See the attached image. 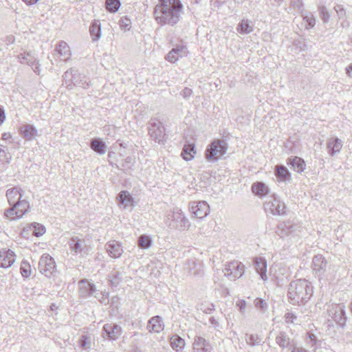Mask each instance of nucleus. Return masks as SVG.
<instances>
[{
  "instance_id": "7ed1b4c3",
  "label": "nucleus",
  "mask_w": 352,
  "mask_h": 352,
  "mask_svg": "<svg viewBox=\"0 0 352 352\" xmlns=\"http://www.w3.org/2000/svg\"><path fill=\"white\" fill-rule=\"evenodd\" d=\"M63 85H65L67 89H72L73 87H78L87 89L90 86V80L83 75H81L77 70L70 69L66 71L63 76Z\"/></svg>"
},
{
  "instance_id": "2f4dec72",
  "label": "nucleus",
  "mask_w": 352,
  "mask_h": 352,
  "mask_svg": "<svg viewBox=\"0 0 352 352\" xmlns=\"http://www.w3.org/2000/svg\"><path fill=\"white\" fill-rule=\"evenodd\" d=\"M117 199L119 206L123 208H126L132 206V195L126 190L121 191L118 194Z\"/></svg>"
},
{
  "instance_id": "0eeeda50",
  "label": "nucleus",
  "mask_w": 352,
  "mask_h": 352,
  "mask_svg": "<svg viewBox=\"0 0 352 352\" xmlns=\"http://www.w3.org/2000/svg\"><path fill=\"white\" fill-rule=\"evenodd\" d=\"M148 131L151 138L155 142L163 144L166 141L165 129L158 119L155 118L150 120Z\"/></svg>"
},
{
  "instance_id": "473e14b6",
  "label": "nucleus",
  "mask_w": 352,
  "mask_h": 352,
  "mask_svg": "<svg viewBox=\"0 0 352 352\" xmlns=\"http://www.w3.org/2000/svg\"><path fill=\"white\" fill-rule=\"evenodd\" d=\"M20 131L24 138L28 140L34 139L37 135V130L36 128L29 124H26L21 126Z\"/></svg>"
},
{
  "instance_id": "1a4fd4ad",
  "label": "nucleus",
  "mask_w": 352,
  "mask_h": 352,
  "mask_svg": "<svg viewBox=\"0 0 352 352\" xmlns=\"http://www.w3.org/2000/svg\"><path fill=\"white\" fill-rule=\"evenodd\" d=\"M264 209L267 213L273 215H283L285 214V205L280 198L274 195L270 196L264 203Z\"/></svg>"
},
{
  "instance_id": "ddd939ff",
  "label": "nucleus",
  "mask_w": 352,
  "mask_h": 352,
  "mask_svg": "<svg viewBox=\"0 0 352 352\" xmlns=\"http://www.w3.org/2000/svg\"><path fill=\"white\" fill-rule=\"evenodd\" d=\"M40 272L47 277H51L56 271L54 258L49 254H43L38 263Z\"/></svg>"
},
{
  "instance_id": "603ef678",
  "label": "nucleus",
  "mask_w": 352,
  "mask_h": 352,
  "mask_svg": "<svg viewBox=\"0 0 352 352\" xmlns=\"http://www.w3.org/2000/svg\"><path fill=\"white\" fill-rule=\"evenodd\" d=\"M11 155L9 153H6L3 148V146L0 145V160L6 164H9L11 160Z\"/></svg>"
},
{
  "instance_id": "2eb2a0df",
  "label": "nucleus",
  "mask_w": 352,
  "mask_h": 352,
  "mask_svg": "<svg viewBox=\"0 0 352 352\" xmlns=\"http://www.w3.org/2000/svg\"><path fill=\"white\" fill-rule=\"evenodd\" d=\"M184 271L195 276H201L204 274L202 264L195 258L188 260L186 263Z\"/></svg>"
},
{
  "instance_id": "c85d7f7f",
  "label": "nucleus",
  "mask_w": 352,
  "mask_h": 352,
  "mask_svg": "<svg viewBox=\"0 0 352 352\" xmlns=\"http://www.w3.org/2000/svg\"><path fill=\"white\" fill-rule=\"evenodd\" d=\"M164 323L160 316L151 318L148 322L147 329L150 332L160 333L164 329Z\"/></svg>"
},
{
  "instance_id": "58836bf2",
  "label": "nucleus",
  "mask_w": 352,
  "mask_h": 352,
  "mask_svg": "<svg viewBox=\"0 0 352 352\" xmlns=\"http://www.w3.org/2000/svg\"><path fill=\"white\" fill-rule=\"evenodd\" d=\"M137 244L139 248L147 250L153 244V239L149 235L141 234L137 241Z\"/></svg>"
},
{
  "instance_id": "49530a36",
  "label": "nucleus",
  "mask_w": 352,
  "mask_h": 352,
  "mask_svg": "<svg viewBox=\"0 0 352 352\" xmlns=\"http://www.w3.org/2000/svg\"><path fill=\"white\" fill-rule=\"evenodd\" d=\"M318 12L321 19L324 23L329 22L330 19V14L324 6H320L318 7Z\"/></svg>"
},
{
  "instance_id": "680f3d73",
  "label": "nucleus",
  "mask_w": 352,
  "mask_h": 352,
  "mask_svg": "<svg viewBox=\"0 0 352 352\" xmlns=\"http://www.w3.org/2000/svg\"><path fill=\"white\" fill-rule=\"evenodd\" d=\"M158 4H170L177 2H181L180 0H159Z\"/></svg>"
},
{
  "instance_id": "79ce46f5",
  "label": "nucleus",
  "mask_w": 352,
  "mask_h": 352,
  "mask_svg": "<svg viewBox=\"0 0 352 352\" xmlns=\"http://www.w3.org/2000/svg\"><path fill=\"white\" fill-rule=\"evenodd\" d=\"M120 7V0H106L105 8L107 11L115 13Z\"/></svg>"
},
{
  "instance_id": "f704fd0d",
  "label": "nucleus",
  "mask_w": 352,
  "mask_h": 352,
  "mask_svg": "<svg viewBox=\"0 0 352 352\" xmlns=\"http://www.w3.org/2000/svg\"><path fill=\"white\" fill-rule=\"evenodd\" d=\"M91 148L100 155L106 153V145L104 142L99 138H94L90 142Z\"/></svg>"
},
{
  "instance_id": "3c124183",
  "label": "nucleus",
  "mask_w": 352,
  "mask_h": 352,
  "mask_svg": "<svg viewBox=\"0 0 352 352\" xmlns=\"http://www.w3.org/2000/svg\"><path fill=\"white\" fill-rule=\"evenodd\" d=\"M254 305L261 311H265L267 309V302L262 298H257L254 300Z\"/></svg>"
},
{
  "instance_id": "a211bd4d",
  "label": "nucleus",
  "mask_w": 352,
  "mask_h": 352,
  "mask_svg": "<svg viewBox=\"0 0 352 352\" xmlns=\"http://www.w3.org/2000/svg\"><path fill=\"white\" fill-rule=\"evenodd\" d=\"M79 295L81 298H87L94 296L96 293L95 285L86 279L79 281Z\"/></svg>"
},
{
  "instance_id": "09e8293b",
  "label": "nucleus",
  "mask_w": 352,
  "mask_h": 352,
  "mask_svg": "<svg viewBox=\"0 0 352 352\" xmlns=\"http://www.w3.org/2000/svg\"><path fill=\"white\" fill-rule=\"evenodd\" d=\"M109 294L106 292H98L96 290V293L94 294V297L98 298L101 304L107 305L109 303Z\"/></svg>"
},
{
  "instance_id": "f257e3e1",
  "label": "nucleus",
  "mask_w": 352,
  "mask_h": 352,
  "mask_svg": "<svg viewBox=\"0 0 352 352\" xmlns=\"http://www.w3.org/2000/svg\"><path fill=\"white\" fill-rule=\"evenodd\" d=\"M311 283L306 279L292 281L288 287L287 298L294 305H301L307 302L314 294Z\"/></svg>"
},
{
  "instance_id": "774afa93",
  "label": "nucleus",
  "mask_w": 352,
  "mask_h": 352,
  "mask_svg": "<svg viewBox=\"0 0 352 352\" xmlns=\"http://www.w3.org/2000/svg\"><path fill=\"white\" fill-rule=\"evenodd\" d=\"M11 137L12 136H11V134L10 133H3L2 134V138H1L3 140H7L11 138Z\"/></svg>"
},
{
  "instance_id": "8fccbe9b",
  "label": "nucleus",
  "mask_w": 352,
  "mask_h": 352,
  "mask_svg": "<svg viewBox=\"0 0 352 352\" xmlns=\"http://www.w3.org/2000/svg\"><path fill=\"white\" fill-rule=\"evenodd\" d=\"M33 234L36 236H42L45 232V227L39 223H34L33 224Z\"/></svg>"
},
{
  "instance_id": "dca6fc26",
  "label": "nucleus",
  "mask_w": 352,
  "mask_h": 352,
  "mask_svg": "<svg viewBox=\"0 0 352 352\" xmlns=\"http://www.w3.org/2000/svg\"><path fill=\"white\" fill-rule=\"evenodd\" d=\"M253 265L261 278L266 281L268 278L267 275V261L264 257L256 256L253 258Z\"/></svg>"
},
{
  "instance_id": "bb28decb",
  "label": "nucleus",
  "mask_w": 352,
  "mask_h": 352,
  "mask_svg": "<svg viewBox=\"0 0 352 352\" xmlns=\"http://www.w3.org/2000/svg\"><path fill=\"white\" fill-rule=\"evenodd\" d=\"M251 189L252 192L260 198H263L270 193V188L263 182L253 183Z\"/></svg>"
},
{
  "instance_id": "e2e57ef3",
  "label": "nucleus",
  "mask_w": 352,
  "mask_h": 352,
  "mask_svg": "<svg viewBox=\"0 0 352 352\" xmlns=\"http://www.w3.org/2000/svg\"><path fill=\"white\" fill-rule=\"evenodd\" d=\"M6 119L5 111L2 107H0V125L4 122Z\"/></svg>"
},
{
  "instance_id": "4468645a",
  "label": "nucleus",
  "mask_w": 352,
  "mask_h": 352,
  "mask_svg": "<svg viewBox=\"0 0 352 352\" xmlns=\"http://www.w3.org/2000/svg\"><path fill=\"white\" fill-rule=\"evenodd\" d=\"M189 209L192 217L202 219L210 212V207L206 201H192L189 204Z\"/></svg>"
},
{
  "instance_id": "6e6d98bb",
  "label": "nucleus",
  "mask_w": 352,
  "mask_h": 352,
  "mask_svg": "<svg viewBox=\"0 0 352 352\" xmlns=\"http://www.w3.org/2000/svg\"><path fill=\"white\" fill-rule=\"evenodd\" d=\"M192 94V90L188 87H185L181 93V95L186 99H188Z\"/></svg>"
},
{
  "instance_id": "338daca9",
  "label": "nucleus",
  "mask_w": 352,
  "mask_h": 352,
  "mask_svg": "<svg viewBox=\"0 0 352 352\" xmlns=\"http://www.w3.org/2000/svg\"><path fill=\"white\" fill-rule=\"evenodd\" d=\"M28 6H31L36 3L39 0H22Z\"/></svg>"
},
{
  "instance_id": "e433bc0d",
  "label": "nucleus",
  "mask_w": 352,
  "mask_h": 352,
  "mask_svg": "<svg viewBox=\"0 0 352 352\" xmlns=\"http://www.w3.org/2000/svg\"><path fill=\"white\" fill-rule=\"evenodd\" d=\"M195 153V146L194 144H186L184 146L182 155L186 161L191 160L194 157V155Z\"/></svg>"
},
{
  "instance_id": "864d4df0",
  "label": "nucleus",
  "mask_w": 352,
  "mask_h": 352,
  "mask_svg": "<svg viewBox=\"0 0 352 352\" xmlns=\"http://www.w3.org/2000/svg\"><path fill=\"white\" fill-rule=\"evenodd\" d=\"M89 341V337L87 335H82L80 336L78 343L79 345L84 349H87L89 347L87 346Z\"/></svg>"
},
{
  "instance_id": "ea45409f",
  "label": "nucleus",
  "mask_w": 352,
  "mask_h": 352,
  "mask_svg": "<svg viewBox=\"0 0 352 352\" xmlns=\"http://www.w3.org/2000/svg\"><path fill=\"white\" fill-rule=\"evenodd\" d=\"M170 342L171 347L177 351H181L185 346L184 340L177 334L171 336Z\"/></svg>"
},
{
  "instance_id": "f03ea898",
  "label": "nucleus",
  "mask_w": 352,
  "mask_h": 352,
  "mask_svg": "<svg viewBox=\"0 0 352 352\" xmlns=\"http://www.w3.org/2000/svg\"><path fill=\"white\" fill-rule=\"evenodd\" d=\"M182 8L183 5L181 2L157 4L154 9L155 19L161 25L173 26L179 21Z\"/></svg>"
},
{
  "instance_id": "412c9836",
  "label": "nucleus",
  "mask_w": 352,
  "mask_h": 352,
  "mask_svg": "<svg viewBox=\"0 0 352 352\" xmlns=\"http://www.w3.org/2000/svg\"><path fill=\"white\" fill-rule=\"evenodd\" d=\"M187 52L186 47L182 45H178L168 53L166 56V59L170 63H175L179 58L185 56Z\"/></svg>"
},
{
  "instance_id": "aec40b11",
  "label": "nucleus",
  "mask_w": 352,
  "mask_h": 352,
  "mask_svg": "<svg viewBox=\"0 0 352 352\" xmlns=\"http://www.w3.org/2000/svg\"><path fill=\"white\" fill-rule=\"evenodd\" d=\"M15 261V254L11 250L2 249L0 250V267L8 268Z\"/></svg>"
},
{
  "instance_id": "9d476101",
  "label": "nucleus",
  "mask_w": 352,
  "mask_h": 352,
  "mask_svg": "<svg viewBox=\"0 0 352 352\" xmlns=\"http://www.w3.org/2000/svg\"><path fill=\"white\" fill-rule=\"evenodd\" d=\"M345 309L346 306L343 303L335 304L331 305L328 311L331 319L342 329L346 327L347 320Z\"/></svg>"
},
{
  "instance_id": "cd10ccee",
  "label": "nucleus",
  "mask_w": 352,
  "mask_h": 352,
  "mask_svg": "<svg viewBox=\"0 0 352 352\" xmlns=\"http://www.w3.org/2000/svg\"><path fill=\"white\" fill-rule=\"evenodd\" d=\"M55 51L59 55L61 60L66 61L70 58L71 51L66 42L63 41L58 42L56 45Z\"/></svg>"
},
{
  "instance_id": "5fc2aeb1",
  "label": "nucleus",
  "mask_w": 352,
  "mask_h": 352,
  "mask_svg": "<svg viewBox=\"0 0 352 352\" xmlns=\"http://www.w3.org/2000/svg\"><path fill=\"white\" fill-rule=\"evenodd\" d=\"M306 340H307V343H309L311 346H314L316 343V341H317L316 336L314 333H310V332L307 333Z\"/></svg>"
},
{
  "instance_id": "9b49d317",
  "label": "nucleus",
  "mask_w": 352,
  "mask_h": 352,
  "mask_svg": "<svg viewBox=\"0 0 352 352\" xmlns=\"http://www.w3.org/2000/svg\"><path fill=\"white\" fill-rule=\"evenodd\" d=\"M69 246L71 253L80 257H85L91 250V248L86 244L85 241L78 236H73L69 239Z\"/></svg>"
},
{
  "instance_id": "7c9ffc66",
  "label": "nucleus",
  "mask_w": 352,
  "mask_h": 352,
  "mask_svg": "<svg viewBox=\"0 0 352 352\" xmlns=\"http://www.w3.org/2000/svg\"><path fill=\"white\" fill-rule=\"evenodd\" d=\"M245 340L252 347L261 346L264 343L263 336L258 333H245Z\"/></svg>"
},
{
  "instance_id": "a19ab883",
  "label": "nucleus",
  "mask_w": 352,
  "mask_h": 352,
  "mask_svg": "<svg viewBox=\"0 0 352 352\" xmlns=\"http://www.w3.org/2000/svg\"><path fill=\"white\" fill-rule=\"evenodd\" d=\"M89 32L93 41H98L101 36L100 23L98 21H94L90 28Z\"/></svg>"
},
{
  "instance_id": "b1692460",
  "label": "nucleus",
  "mask_w": 352,
  "mask_h": 352,
  "mask_svg": "<svg viewBox=\"0 0 352 352\" xmlns=\"http://www.w3.org/2000/svg\"><path fill=\"white\" fill-rule=\"evenodd\" d=\"M297 227V225L293 223L292 221L282 222L278 226L276 233L279 236L283 238L294 232Z\"/></svg>"
},
{
  "instance_id": "0e129e2a",
  "label": "nucleus",
  "mask_w": 352,
  "mask_h": 352,
  "mask_svg": "<svg viewBox=\"0 0 352 352\" xmlns=\"http://www.w3.org/2000/svg\"><path fill=\"white\" fill-rule=\"evenodd\" d=\"M292 352H309L307 350L302 347H294Z\"/></svg>"
},
{
  "instance_id": "bf43d9fd",
  "label": "nucleus",
  "mask_w": 352,
  "mask_h": 352,
  "mask_svg": "<svg viewBox=\"0 0 352 352\" xmlns=\"http://www.w3.org/2000/svg\"><path fill=\"white\" fill-rule=\"evenodd\" d=\"M215 310V306L214 304H210L209 307H206L203 310L205 314H210L212 311Z\"/></svg>"
},
{
  "instance_id": "f8f14e48",
  "label": "nucleus",
  "mask_w": 352,
  "mask_h": 352,
  "mask_svg": "<svg viewBox=\"0 0 352 352\" xmlns=\"http://www.w3.org/2000/svg\"><path fill=\"white\" fill-rule=\"evenodd\" d=\"M224 276L231 280L241 278L245 272V265L238 261H233L225 265L223 270Z\"/></svg>"
},
{
  "instance_id": "393cba45",
  "label": "nucleus",
  "mask_w": 352,
  "mask_h": 352,
  "mask_svg": "<svg viewBox=\"0 0 352 352\" xmlns=\"http://www.w3.org/2000/svg\"><path fill=\"white\" fill-rule=\"evenodd\" d=\"M342 146V141L336 137L329 138L327 142L328 153L331 156H333L336 153H340Z\"/></svg>"
},
{
  "instance_id": "c756f323",
  "label": "nucleus",
  "mask_w": 352,
  "mask_h": 352,
  "mask_svg": "<svg viewBox=\"0 0 352 352\" xmlns=\"http://www.w3.org/2000/svg\"><path fill=\"white\" fill-rule=\"evenodd\" d=\"M192 345L193 349L199 352H210L212 349L209 341L201 336H196Z\"/></svg>"
},
{
  "instance_id": "423d86ee",
  "label": "nucleus",
  "mask_w": 352,
  "mask_h": 352,
  "mask_svg": "<svg viewBox=\"0 0 352 352\" xmlns=\"http://www.w3.org/2000/svg\"><path fill=\"white\" fill-rule=\"evenodd\" d=\"M30 208L29 201L25 199H21L12 207L6 209L4 215L6 219L10 220H16L22 218L27 214Z\"/></svg>"
},
{
  "instance_id": "4c0bfd02",
  "label": "nucleus",
  "mask_w": 352,
  "mask_h": 352,
  "mask_svg": "<svg viewBox=\"0 0 352 352\" xmlns=\"http://www.w3.org/2000/svg\"><path fill=\"white\" fill-rule=\"evenodd\" d=\"M276 342L282 349H285L290 345L291 340L285 332L280 331L276 337Z\"/></svg>"
},
{
  "instance_id": "f3484780",
  "label": "nucleus",
  "mask_w": 352,
  "mask_h": 352,
  "mask_svg": "<svg viewBox=\"0 0 352 352\" xmlns=\"http://www.w3.org/2000/svg\"><path fill=\"white\" fill-rule=\"evenodd\" d=\"M21 63L31 66L33 71L37 74H40L39 65L37 59L29 52L21 53L17 56Z\"/></svg>"
},
{
  "instance_id": "de8ad7c7",
  "label": "nucleus",
  "mask_w": 352,
  "mask_h": 352,
  "mask_svg": "<svg viewBox=\"0 0 352 352\" xmlns=\"http://www.w3.org/2000/svg\"><path fill=\"white\" fill-rule=\"evenodd\" d=\"M119 24L121 30L124 31H128L131 28V19L127 16L121 18Z\"/></svg>"
},
{
  "instance_id": "c9c22d12",
  "label": "nucleus",
  "mask_w": 352,
  "mask_h": 352,
  "mask_svg": "<svg viewBox=\"0 0 352 352\" xmlns=\"http://www.w3.org/2000/svg\"><path fill=\"white\" fill-rule=\"evenodd\" d=\"M237 31L242 34H249L253 31V24L251 21L243 19L237 25Z\"/></svg>"
},
{
  "instance_id": "72a5a7b5",
  "label": "nucleus",
  "mask_w": 352,
  "mask_h": 352,
  "mask_svg": "<svg viewBox=\"0 0 352 352\" xmlns=\"http://www.w3.org/2000/svg\"><path fill=\"white\" fill-rule=\"evenodd\" d=\"M274 173L277 179L280 182H285L291 179V173L288 169L283 165H276Z\"/></svg>"
},
{
  "instance_id": "a878e982",
  "label": "nucleus",
  "mask_w": 352,
  "mask_h": 352,
  "mask_svg": "<svg viewBox=\"0 0 352 352\" xmlns=\"http://www.w3.org/2000/svg\"><path fill=\"white\" fill-rule=\"evenodd\" d=\"M287 164L294 170L302 173L306 168V164L303 159L298 156H292L287 160Z\"/></svg>"
},
{
  "instance_id": "a18cd8bd",
  "label": "nucleus",
  "mask_w": 352,
  "mask_h": 352,
  "mask_svg": "<svg viewBox=\"0 0 352 352\" xmlns=\"http://www.w3.org/2000/svg\"><path fill=\"white\" fill-rule=\"evenodd\" d=\"M303 20L306 23V28L309 29L313 28L316 24V19L314 14L311 12H307L302 15Z\"/></svg>"
},
{
  "instance_id": "69168bd1",
  "label": "nucleus",
  "mask_w": 352,
  "mask_h": 352,
  "mask_svg": "<svg viewBox=\"0 0 352 352\" xmlns=\"http://www.w3.org/2000/svg\"><path fill=\"white\" fill-rule=\"evenodd\" d=\"M346 74L352 78V63L350 64L346 68Z\"/></svg>"
},
{
  "instance_id": "6ab92c4d",
  "label": "nucleus",
  "mask_w": 352,
  "mask_h": 352,
  "mask_svg": "<svg viewBox=\"0 0 352 352\" xmlns=\"http://www.w3.org/2000/svg\"><path fill=\"white\" fill-rule=\"evenodd\" d=\"M23 190L19 186H14L7 190L6 196L10 207L23 198Z\"/></svg>"
},
{
  "instance_id": "5701e85b",
  "label": "nucleus",
  "mask_w": 352,
  "mask_h": 352,
  "mask_svg": "<svg viewBox=\"0 0 352 352\" xmlns=\"http://www.w3.org/2000/svg\"><path fill=\"white\" fill-rule=\"evenodd\" d=\"M105 248L109 255L115 258H119L123 252L121 243L115 240L109 241L105 245Z\"/></svg>"
},
{
  "instance_id": "4d7b16f0",
  "label": "nucleus",
  "mask_w": 352,
  "mask_h": 352,
  "mask_svg": "<svg viewBox=\"0 0 352 352\" xmlns=\"http://www.w3.org/2000/svg\"><path fill=\"white\" fill-rule=\"evenodd\" d=\"M236 305L239 307V310L241 313H244L245 307H246V302L245 300H239L236 302Z\"/></svg>"
},
{
  "instance_id": "39448f33",
  "label": "nucleus",
  "mask_w": 352,
  "mask_h": 352,
  "mask_svg": "<svg viewBox=\"0 0 352 352\" xmlns=\"http://www.w3.org/2000/svg\"><path fill=\"white\" fill-rule=\"evenodd\" d=\"M227 143L223 140H214L206 148L205 151L206 159L208 162H217L227 151Z\"/></svg>"
},
{
  "instance_id": "4be33fe9",
  "label": "nucleus",
  "mask_w": 352,
  "mask_h": 352,
  "mask_svg": "<svg viewBox=\"0 0 352 352\" xmlns=\"http://www.w3.org/2000/svg\"><path fill=\"white\" fill-rule=\"evenodd\" d=\"M104 337L111 340H116L121 334V328L113 323L105 324L103 327Z\"/></svg>"
},
{
  "instance_id": "37998d69",
  "label": "nucleus",
  "mask_w": 352,
  "mask_h": 352,
  "mask_svg": "<svg viewBox=\"0 0 352 352\" xmlns=\"http://www.w3.org/2000/svg\"><path fill=\"white\" fill-rule=\"evenodd\" d=\"M122 278V274L119 272H112L109 275V280L111 285L113 287H116L120 283Z\"/></svg>"
},
{
  "instance_id": "13d9d810",
  "label": "nucleus",
  "mask_w": 352,
  "mask_h": 352,
  "mask_svg": "<svg viewBox=\"0 0 352 352\" xmlns=\"http://www.w3.org/2000/svg\"><path fill=\"white\" fill-rule=\"evenodd\" d=\"M285 317L287 322H294V320L296 319V316L293 313H287Z\"/></svg>"
},
{
  "instance_id": "052dcab7",
  "label": "nucleus",
  "mask_w": 352,
  "mask_h": 352,
  "mask_svg": "<svg viewBox=\"0 0 352 352\" xmlns=\"http://www.w3.org/2000/svg\"><path fill=\"white\" fill-rule=\"evenodd\" d=\"M209 322L216 329L218 328L220 326L219 325V322L214 317L210 318H209Z\"/></svg>"
},
{
  "instance_id": "6e6552de",
  "label": "nucleus",
  "mask_w": 352,
  "mask_h": 352,
  "mask_svg": "<svg viewBox=\"0 0 352 352\" xmlns=\"http://www.w3.org/2000/svg\"><path fill=\"white\" fill-rule=\"evenodd\" d=\"M330 270L327 260L322 255L317 254L312 258V272L319 280L324 277Z\"/></svg>"
},
{
  "instance_id": "20e7f679",
  "label": "nucleus",
  "mask_w": 352,
  "mask_h": 352,
  "mask_svg": "<svg viewBox=\"0 0 352 352\" xmlns=\"http://www.w3.org/2000/svg\"><path fill=\"white\" fill-rule=\"evenodd\" d=\"M166 223L170 228L179 230H188L190 226L188 219L178 208H174L167 214Z\"/></svg>"
},
{
  "instance_id": "c03bdc74",
  "label": "nucleus",
  "mask_w": 352,
  "mask_h": 352,
  "mask_svg": "<svg viewBox=\"0 0 352 352\" xmlns=\"http://www.w3.org/2000/svg\"><path fill=\"white\" fill-rule=\"evenodd\" d=\"M20 270L22 276L24 278L30 277L32 274L30 265L26 261H21Z\"/></svg>"
}]
</instances>
